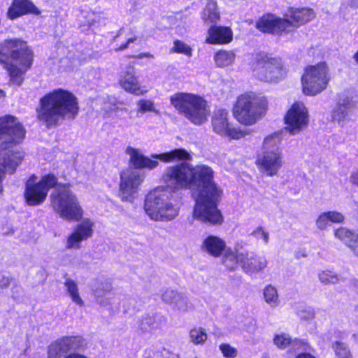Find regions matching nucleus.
Returning <instances> with one entry per match:
<instances>
[{
    "instance_id": "nucleus-59",
    "label": "nucleus",
    "mask_w": 358,
    "mask_h": 358,
    "mask_svg": "<svg viewBox=\"0 0 358 358\" xmlns=\"http://www.w3.org/2000/svg\"><path fill=\"white\" fill-rule=\"evenodd\" d=\"M354 59L356 61V62L358 63V52L355 54L354 55Z\"/></svg>"
},
{
    "instance_id": "nucleus-18",
    "label": "nucleus",
    "mask_w": 358,
    "mask_h": 358,
    "mask_svg": "<svg viewBox=\"0 0 358 358\" xmlns=\"http://www.w3.org/2000/svg\"><path fill=\"white\" fill-rule=\"evenodd\" d=\"M257 27L263 32L278 34L290 31V24L285 20L271 14L262 16L257 22Z\"/></svg>"
},
{
    "instance_id": "nucleus-21",
    "label": "nucleus",
    "mask_w": 358,
    "mask_h": 358,
    "mask_svg": "<svg viewBox=\"0 0 358 358\" xmlns=\"http://www.w3.org/2000/svg\"><path fill=\"white\" fill-rule=\"evenodd\" d=\"M119 83L125 91L131 94L139 96L146 92L141 90L138 78L135 76V69L132 66H127L126 71L122 73Z\"/></svg>"
},
{
    "instance_id": "nucleus-52",
    "label": "nucleus",
    "mask_w": 358,
    "mask_h": 358,
    "mask_svg": "<svg viewBox=\"0 0 358 358\" xmlns=\"http://www.w3.org/2000/svg\"><path fill=\"white\" fill-rule=\"evenodd\" d=\"M350 182L358 186V170L354 172L350 176Z\"/></svg>"
},
{
    "instance_id": "nucleus-60",
    "label": "nucleus",
    "mask_w": 358,
    "mask_h": 358,
    "mask_svg": "<svg viewBox=\"0 0 358 358\" xmlns=\"http://www.w3.org/2000/svg\"><path fill=\"white\" fill-rule=\"evenodd\" d=\"M5 96L3 90H0V99Z\"/></svg>"
},
{
    "instance_id": "nucleus-12",
    "label": "nucleus",
    "mask_w": 358,
    "mask_h": 358,
    "mask_svg": "<svg viewBox=\"0 0 358 358\" xmlns=\"http://www.w3.org/2000/svg\"><path fill=\"white\" fill-rule=\"evenodd\" d=\"M57 184V177L51 173L43 176L38 181L37 176H31L25 183L26 203L31 206L41 205L45 201L49 190Z\"/></svg>"
},
{
    "instance_id": "nucleus-8",
    "label": "nucleus",
    "mask_w": 358,
    "mask_h": 358,
    "mask_svg": "<svg viewBox=\"0 0 358 358\" xmlns=\"http://www.w3.org/2000/svg\"><path fill=\"white\" fill-rule=\"evenodd\" d=\"M223 264L229 270H235L239 264L247 273H258L267 266V259L250 252L241 244L237 243L234 250L228 249L223 257Z\"/></svg>"
},
{
    "instance_id": "nucleus-40",
    "label": "nucleus",
    "mask_w": 358,
    "mask_h": 358,
    "mask_svg": "<svg viewBox=\"0 0 358 358\" xmlns=\"http://www.w3.org/2000/svg\"><path fill=\"white\" fill-rule=\"evenodd\" d=\"M333 349L338 358H352L348 346L344 343L336 341L333 344Z\"/></svg>"
},
{
    "instance_id": "nucleus-16",
    "label": "nucleus",
    "mask_w": 358,
    "mask_h": 358,
    "mask_svg": "<svg viewBox=\"0 0 358 358\" xmlns=\"http://www.w3.org/2000/svg\"><path fill=\"white\" fill-rule=\"evenodd\" d=\"M228 112L224 109H217L214 111L211 119L213 130L220 136H229L234 139H239L248 135L247 129L231 128L228 120Z\"/></svg>"
},
{
    "instance_id": "nucleus-36",
    "label": "nucleus",
    "mask_w": 358,
    "mask_h": 358,
    "mask_svg": "<svg viewBox=\"0 0 358 358\" xmlns=\"http://www.w3.org/2000/svg\"><path fill=\"white\" fill-rule=\"evenodd\" d=\"M189 341L194 345H203L208 338L206 330L201 327H195L189 331Z\"/></svg>"
},
{
    "instance_id": "nucleus-57",
    "label": "nucleus",
    "mask_w": 358,
    "mask_h": 358,
    "mask_svg": "<svg viewBox=\"0 0 358 358\" xmlns=\"http://www.w3.org/2000/svg\"><path fill=\"white\" fill-rule=\"evenodd\" d=\"M123 30H124V29L122 28V29H120L117 31V33L116 36H114V38H113V41H115V40H116V38H117V37H119V36H120L122 35Z\"/></svg>"
},
{
    "instance_id": "nucleus-45",
    "label": "nucleus",
    "mask_w": 358,
    "mask_h": 358,
    "mask_svg": "<svg viewBox=\"0 0 358 358\" xmlns=\"http://www.w3.org/2000/svg\"><path fill=\"white\" fill-rule=\"evenodd\" d=\"M251 235L257 240L262 239L265 245L269 241V233L265 231L262 227H258L251 233Z\"/></svg>"
},
{
    "instance_id": "nucleus-23",
    "label": "nucleus",
    "mask_w": 358,
    "mask_h": 358,
    "mask_svg": "<svg viewBox=\"0 0 358 358\" xmlns=\"http://www.w3.org/2000/svg\"><path fill=\"white\" fill-rule=\"evenodd\" d=\"M354 110V105L349 99H345L339 103L332 110L331 118L340 126L344 127L350 121H352V115Z\"/></svg>"
},
{
    "instance_id": "nucleus-49",
    "label": "nucleus",
    "mask_w": 358,
    "mask_h": 358,
    "mask_svg": "<svg viewBox=\"0 0 358 358\" xmlns=\"http://www.w3.org/2000/svg\"><path fill=\"white\" fill-rule=\"evenodd\" d=\"M348 247L353 252V253L358 256V234H356V237L352 241V242L348 245Z\"/></svg>"
},
{
    "instance_id": "nucleus-56",
    "label": "nucleus",
    "mask_w": 358,
    "mask_h": 358,
    "mask_svg": "<svg viewBox=\"0 0 358 358\" xmlns=\"http://www.w3.org/2000/svg\"><path fill=\"white\" fill-rule=\"evenodd\" d=\"M136 57L138 58V59H142L143 57H152V55H150V53H142V54H140L139 55H138Z\"/></svg>"
},
{
    "instance_id": "nucleus-17",
    "label": "nucleus",
    "mask_w": 358,
    "mask_h": 358,
    "mask_svg": "<svg viewBox=\"0 0 358 358\" xmlns=\"http://www.w3.org/2000/svg\"><path fill=\"white\" fill-rule=\"evenodd\" d=\"M83 344V339L80 336H64L48 346V358H59L79 349Z\"/></svg>"
},
{
    "instance_id": "nucleus-32",
    "label": "nucleus",
    "mask_w": 358,
    "mask_h": 358,
    "mask_svg": "<svg viewBox=\"0 0 358 358\" xmlns=\"http://www.w3.org/2000/svg\"><path fill=\"white\" fill-rule=\"evenodd\" d=\"M99 19V16L87 6H85L80 10V13L78 15V20L81 27H90L94 24Z\"/></svg>"
},
{
    "instance_id": "nucleus-11",
    "label": "nucleus",
    "mask_w": 358,
    "mask_h": 358,
    "mask_svg": "<svg viewBox=\"0 0 358 358\" xmlns=\"http://www.w3.org/2000/svg\"><path fill=\"white\" fill-rule=\"evenodd\" d=\"M329 79V69L325 62L307 66L301 76L303 94L315 96L320 93L327 88Z\"/></svg>"
},
{
    "instance_id": "nucleus-29",
    "label": "nucleus",
    "mask_w": 358,
    "mask_h": 358,
    "mask_svg": "<svg viewBox=\"0 0 358 358\" xmlns=\"http://www.w3.org/2000/svg\"><path fill=\"white\" fill-rule=\"evenodd\" d=\"M201 19L206 24L216 23L220 19L217 3L213 0H208L201 13Z\"/></svg>"
},
{
    "instance_id": "nucleus-5",
    "label": "nucleus",
    "mask_w": 358,
    "mask_h": 358,
    "mask_svg": "<svg viewBox=\"0 0 358 358\" xmlns=\"http://www.w3.org/2000/svg\"><path fill=\"white\" fill-rule=\"evenodd\" d=\"M79 111L78 99L69 91L57 89L40 99L37 118L48 128L57 127L65 119H75Z\"/></svg>"
},
{
    "instance_id": "nucleus-37",
    "label": "nucleus",
    "mask_w": 358,
    "mask_h": 358,
    "mask_svg": "<svg viewBox=\"0 0 358 358\" xmlns=\"http://www.w3.org/2000/svg\"><path fill=\"white\" fill-rule=\"evenodd\" d=\"M356 234L355 231L343 227L335 229L334 231L335 238L345 243L347 246L356 237Z\"/></svg>"
},
{
    "instance_id": "nucleus-14",
    "label": "nucleus",
    "mask_w": 358,
    "mask_h": 358,
    "mask_svg": "<svg viewBox=\"0 0 358 358\" xmlns=\"http://www.w3.org/2000/svg\"><path fill=\"white\" fill-rule=\"evenodd\" d=\"M285 121V129L292 135L300 133L308 124V109L302 102H295L287 111Z\"/></svg>"
},
{
    "instance_id": "nucleus-48",
    "label": "nucleus",
    "mask_w": 358,
    "mask_h": 358,
    "mask_svg": "<svg viewBox=\"0 0 358 358\" xmlns=\"http://www.w3.org/2000/svg\"><path fill=\"white\" fill-rule=\"evenodd\" d=\"M137 40V37H131L127 40V42L118 48H115V52L122 51L127 49L129 47L130 43L135 42Z\"/></svg>"
},
{
    "instance_id": "nucleus-22",
    "label": "nucleus",
    "mask_w": 358,
    "mask_h": 358,
    "mask_svg": "<svg viewBox=\"0 0 358 358\" xmlns=\"http://www.w3.org/2000/svg\"><path fill=\"white\" fill-rule=\"evenodd\" d=\"M285 20L290 24V31L315 17V13L310 8H289L285 15Z\"/></svg>"
},
{
    "instance_id": "nucleus-55",
    "label": "nucleus",
    "mask_w": 358,
    "mask_h": 358,
    "mask_svg": "<svg viewBox=\"0 0 358 358\" xmlns=\"http://www.w3.org/2000/svg\"><path fill=\"white\" fill-rule=\"evenodd\" d=\"M14 230L13 229H9L6 231H2L1 234L4 236H10L13 234Z\"/></svg>"
},
{
    "instance_id": "nucleus-1",
    "label": "nucleus",
    "mask_w": 358,
    "mask_h": 358,
    "mask_svg": "<svg viewBox=\"0 0 358 358\" xmlns=\"http://www.w3.org/2000/svg\"><path fill=\"white\" fill-rule=\"evenodd\" d=\"M191 167L182 162L166 168L162 180L166 186L152 189L145 197L143 209L150 220L169 222L179 215L182 203L175 191L189 189Z\"/></svg>"
},
{
    "instance_id": "nucleus-30",
    "label": "nucleus",
    "mask_w": 358,
    "mask_h": 358,
    "mask_svg": "<svg viewBox=\"0 0 358 358\" xmlns=\"http://www.w3.org/2000/svg\"><path fill=\"white\" fill-rule=\"evenodd\" d=\"M64 287L71 301L80 307L84 306V301L80 296L77 282L70 278H66Z\"/></svg>"
},
{
    "instance_id": "nucleus-31",
    "label": "nucleus",
    "mask_w": 358,
    "mask_h": 358,
    "mask_svg": "<svg viewBox=\"0 0 358 358\" xmlns=\"http://www.w3.org/2000/svg\"><path fill=\"white\" fill-rule=\"evenodd\" d=\"M235 53L231 50H220L214 55V61L217 67L224 68L229 66L234 62Z\"/></svg>"
},
{
    "instance_id": "nucleus-27",
    "label": "nucleus",
    "mask_w": 358,
    "mask_h": 358,
    "mask_svg": "<svg viewBox=\"0 0 358 358\" xmlns=\"http://www.w3.org/2000/svg\"><path fill=\"white\" fill-rule=\"evenodd\" d=\"M37 8L30 0H14L8 11L10 19H15L28 13H35Z\"/></svg>"
},
{
    "instance_id": "nucleus-43",
    "label": "nucleus",
    "mask_w": 358,
    "mask_h": 358,
    "mask_svg": "<svg viewBox=\"0 0 358 358\" xmlns=\"http://www.w3.org/2000/svg\"><path fill=\"white\" fill-rule=\"evenodd\" d=\"M137 113H145L147 112H155L154 102L149 99H140L136 103Z\"/></svg>"
},
{
    "instance_id": "nucleus-3",
    "label": "nucleus",
    "mask_w": 358,
    "mask_h": 358,
    "mask_svg": "<svg viewBox=\"0 0 358 358\" xmlns=\"http://www.w3.org/2000/svg\"><path fill=\"white\" fill-rule=\"evenodd\" d=\"M129 156V163L136 169L131 168L124 170L120 173V196L122 201H131L134 194L144 180V176L137 169L156 168L159 165L157 160L165 163L175 161L191 160L190 154L185 149L178 148L162 154L151 155V157L144 156L139 149L127 147L125 151Z\"/></svg>"
},
{
    "instance_id": "nucleus-46",
    "label": "nucleus",
    "mask_w": 358,
    "mask_h": 358,
    "mask_svg": "<svg viewBox=\"0 0 358 358\" xmlns=\"http://www.w3.org/2000/svg\"><path fill=\"white\" fill-rule=\"evenodd\" d=\"M298 315L301 319L310 320L314 318L315 313L311 310H300Z\"/></svg>"
},
{
    "instance_id": "nucleus-39",
    "label": "nucleus",
    "mask_w": 358,
    "mask_h": 358,
    "mask_svg": "<svg viewBox=\"0 0 358 358\" xmlns=\"http://www.w3.org/2000/svg\"><path fill=\"white\" fill-rule=\"evenodd\" d=\"M310 349V345L306 340L295 338L292 341L291 345L287 351V355L298 354L301 352L308 351Z\"/></svg>"
},
{
    "instance_id": "nucleus-41",
    "label": "nucleus",
    "mask_w": 358,
    "mask_h": 358,
    "mask_svg": "<svg viewBox=\"0 0 358 358\" xmlns=\"http://www.w3.org/2000/svg\"><path fill=\"white\" fill-rule=\"evenodd\" d=\"M292 341V338L290 336L285 333L277 334L273 338L274 344L280 350L289 348L291 345Z\"/></svg>"
},
{
    "instance_id": "nucleus-20",
    "label": "nucleus",
    "mask_w": 358,
    "mask_h": 358,
    "mask_svg": "<svg viewBox=\"0 0 358 358\" xmlns=\"http://www.w3.org/2000/svg\"><path fill=\"white\" fill-rule=\"evenodd\" d=\"M162 300L171 305L174 310L187 312L192 308V305L186 296L176 290L166 289L162 294Z\"/></svg>"
},
{
    "instance_id": "nucleus-2",
    "label": "nucleus",
    "mask_w": 358,
    "mask_h": 358,
    "mask_svg": "<svg viewBox=\"0 0 358 358\" xmlns=\"http://www.w3.org/2000/svg\"><path fill=\"white\" fill-rule=\"evenodd\" d=\"M189 189H194V218L213 224H221L222 216L217 208L222 190L214 182V172L206 165L191 167Z\"/></svg>"
},
{
    "instance_id": "nucleus-44",
    "label": "nucleus",
    "mask_w": 358,
    "mask_h": 358,
    "mask_svg": "<svg viewBox=\"0 0 358 358\" xmlns=\"http://www.w3.org/2000/svg\"><path fill=\"white\" fill-rule=\"evenodd\" d=\"M219 350L225 358H236L238 356V350L229 343H221Z\"/></svg>"
},
{
    "instance_id": "nucleus-26",
    "label": "nucleus",
    "mask_w": 358,
    "mask_h": 358,
    "mask_svg": "<svg viewBox=\"0 0 358 358\" xmlns=\"http://www.w3.org/2000/svg\"><path fill=\"white\" fill-rule=\"evenodd\" d=\"M27 50L30 52V64H29V66L22 64L20 59L14 60L17 62L19 64L22 66V68L17 66L13 63H6L5 64V68L8 71L10 76V81L12 83L17 85V86L21 85L24 80L23 75L25 73L27 69L29 68L31 65L32 52L28 48Z\"/></svg>"
},
{
    "instance_id": "nucleus-35",
    "label": "nucleus",
    "mask_w": 358,
    "mask_h": 358,
    "mask_svg": "<svg viewBox=\"0 0 358 358\" xmlns=\"http://www.w3.org/2000/svg\"><path fill=\"white\" fill-rule=\"evenodd\" d=\"M111 289V285L108 282L101 283L97 288L93 289L94 296L99 305L105 306L108 304V301L104 299V296L109 293Z\"/></svg>"
},
{
    "instance_id": "nucleus-19",
    "label": "nucleus",
    "mask_w": 358,
    "mask_h": 358,
    "mask_svg": "<svg viewBox=\"0 0 358 358\" xmlns=\"http://www.w3.org/2000/svg\"><path fill=\"white\" fill-rule=\"evenodd\" d=\"M94 223L90 219L78 224L67 239L66 248H80V243L90 238L93 234Z\"/></svg>"
},
{
    "instance_id": "nucleus-7",
    "label": "nucleus",
    "mask_w": 358,
    "mask_h": 358,
    "mask_svg": "<svg viewBox=\"0 0 358 358\" xmlns=\"http://www.w3.org/2000/svg\"><path fill=\"white\" fill-rule=\"evenodd\" d=\"M178 112L196 125L205 122L210 114L207 102L194 94L178 92L170 98Z\"/></svg>"
},
{
    "instance_id": "nucleus-61",
    "label": "nucleus",
    "mask_w": 358,
    "mask_h": 358,
    "mask_svg": "<svg viewBox=\"0 0 358 358\" xmlns=\"http://www.w3.org/2000/svg\"><path fill=\"white\" fill-rule=\"evenodd\" d=\"M194 358H197V357H194Z\"/></svg>"
},
{
    "instance_id": "nucleus-10",
    "label": "nucleus",
    "mask_w": 358,
    "mask_h": 358,
    "mask_svg": "<svg viewBox=\"0 0 358 358\" xmlns=\"http://www.w3.org/2000/svg\"><path fill=\"white\" fill-rule=\"evenodd\" d=\"M252 69L259 80L268 83H277L282 80L287 73L280 58L264 52L255 56Z\"/></svg>"
},
{
    "instance_id": "nucleus-9",
    "label": "nucleus",
    "mask_w": 358,
    "mask_h": 358,
    "mask_svg": "<svg viewBox=\"0 0 358 358\" xmlns=\"http://www.w3.org/2000/svg\"><path fill=\"white\" fill-rule=\"evenodd\" d=\"M266 108V101L264 97L254 93H247L238 96L234 108V115L241 124H255Z\"/></svg>"
},
{
    "instance_id": "nucleus-53",
    "label": "nucleus",
    "mask_w": 358,
    "mask_h": 358,
    "mask_svg": "<svg viewBox=\"0 0 358 358\" xmlns=\"http://www.w3.org/2000/svg\"><path fill=\"white\" fill-rule=\"evenodd\" d=\"M138 328H140L143 331H146L148 330V327L145 324L144 317L139 322Z\"/></svg>"
},
{
    "instance_id": "nucleus-42",
    "label": "nucleus",
    "mask_w": 358,
    "mask_h": 358,
    "mask_svg": "<svg viewBox=\"0 0 358 358\" xmlns=\"http://www.w3.org/2000/svg\"><path fill=\"white\" fill-rule=\"evenodd\" d=\"M171 50L174 52L183 54L188 57H191L192 55V50L191 47L185 43L178 40L174 41Z\"/></svg>"
},
{
    "instance_id": "nucleus-28",
    "label": "nucleus",
    "mask_w": 358,
    "mask_h": 358,
    "mask_svg": "<svg viewBox=\"0 0 358 358\" xmlns=\"http://www.w3.org/2000/svg\"><path fill=\"white\" fill-rule=\"evenodd\" d=\"M225 247V242L215 236H208L202 244L203 250L214 257H219L224 250Z\"/></svg>"
},
{
    "instance_id": "nucleus-6",
    "label": "nucleus",
    "mask_w": 358,
    "mask_h": 358,
    "mask_svg": "<svg viewBox=\"0 0 358 358\" xmlns=\"http://www.w3.org/2000/svg\"><path fill=\"white\" fill-rule=\"evenodd\" d=\"M54 211L68 221H79L83 216V209L69 184H58L50 196Z\"/></svg>"
},
{
    "instance_id": "nucleus-50",
    "label": "nucleus",
    "mask_w": 358,
    "mask_h": 358,
    "mask_svg": "<svg viewBox=\"0 0 358 358\" xmlns=\"http://www.w3.org/2000/svg\"><path fill=\"white\" fill-rule=\"evenodd\" d=\"M145 324L148 325V328H157V327L155 325V318L151 316H145L144 317Z\"/></svg>"
},
{
    "instance_id": "nucleus-47",
    "label": "nucleus",
    "mask_w": 358,
    "mask_h": 358,
    "mask_svg": "<svg viewBox=\"0 0 358 358\" xmlns=\"http://www.w3.org/2000/svg\"><path fill=\"white\" fill-rule=\"evenodd\" d=\"M10 281L11 279L8 275L3 273H0V288L8 287L10 283Z\"/></svg>"
},
{
    "instance_id": "nucleus-15",
    "label": "nucleus",
    "mask_w": 358,
    "mask_h": 358,
    "mask_svg": "<svg viewBox=\"0 0 358 358\" xmlns=\"http://www.w3.org/2000/svg\"><path fill=\"white\" fill-rule=\"evenodd\" d=\"M9 58L20 59L23 64H30V52L26 43L20 39L6 40L0 49V64L5 63Z\"/></svg>"
},
{
    "instance_id": "nucleus-33",
    "label": "nucleus",
    "mask_w": 358,
    "mask_h": 358,
    "mask_svg": "<svg viewBox=\"0 0 358 358\" xmlns=\"http://www.w3.org/2000/svg\"><path fill=\"white\" fill-rule=\"evenodd\" d=\"M264 299L271 308H275L280 304V299L277 289L268 285L263 290Z\"/></svg>"
},
{
    "instance_id": "nucleus-54",
    "label": "nucleus",
    "mask_w": 358,
    "mask_h": 358,
    "mask_svg": "<svg viewBox=\"0 0 358 358\" xmlns=\"http://www.w3.org/2000/svg\"><path fill=\"white\" fill-rule=\"evenodd\" d=\"M65 358H87V357L83 355H80V354L73 353V354L69 355Z\"/></svg>"
},
{
    "instance_id": "nucleus-4",
    "label": "nucleus",
    "mask_w": 358,
    "mask_h": 358,
    "mask_svg": "<svg viewBox=\"0 0 358 358\" xmlns=\"http://www.w3.org/2000/svg\"><path fill=\"white\" fill-rule=\"evenodd\" d=\"M25 134V129L15 116H0V194L6 174L14 173L22 160V153L15 146L22 142Z\"/></svg>"
},
{
    "instance_id": "nucleus-51",
    "label": "nucleus",
    "mask_w": 358,
    "mask_h": 358,
    "mask_svg": "<svg viewBox=\"0 0 358 358\" xmlns=\"http://www.w3.org/2000/svg\"><path fill=\"white\" fill-rule=\"evenodd\" d=\"M295 358H316L314 355L306 351L298 353Z\"/></svg>"
},
{
    "instance_id": "nucleus-58",
    "label": "nucleus",
    "mask_w": 358,
    "mask_h": 358,
    "mask_svg": "<svg viewBox=\"0 0 358 358\" xmlns=\"http://www.w3.org/2000/svg\"><path fill=\"white\" fill-rule=\"evenodd\" d=\"M161 352H156L153 354V356L152 357V358H159V355H160Z\"/></svg>"
},
{
    "instance_id": "nucleus-24",
    "label": "nucleus",
    "mask_w": 358,
    "mask_h": 358,
    "mask_svg": "<svg viewBox=\"0 0 358 358\" xmlns=\"http://www.w3.org/2000/svg\"><path fill=\"white\" fill-rule=\"evenodd\" d=\"M345 220V216L337 210H328L321 213L315 220L316 227L320 230H326L331 223L341 224Z\"/></svg>"
},
{
    "instance_id": "nucleus-13",
    "label": "nucleus",
    "mask_w": 358,
    "mask_h": 358,
    "mask_svg": "<svg viewBox=\"0 0 358 358\" xmlns=\"http://www.w3.org/2000/svg\"><path fill=\"white\" fill-rule=\"evenodd\" d=\"M283 164V153L280 149L277 148L262 151L256 160L259 171L269 177L276 176Z\"/></svg>"
},
{
    "instance_id": "nucleus-34",
    "label": "nucleus",
    "mask_w": 358,
    "mask_h": 358,
    "mask_svg": "<svg viewBox=\"0 0 358 358\" xmlns=\"http://www.w3.org/2000/svg\"><path fill=\"white\" fill-rule=\"evenodd\" d=\"M282 141V132H275L266 136L263 142L262 151L280 149L279 145Z\"/></svg>"
},
{
    "instance_id": "nucleus-25",
    "label": "nucleus",
    "mask_w": 358,
    "mask_h": 358,
    "mask_svg": "<svg viewBox=\"0 0 358 358\" xmlns=\"http://www.w3.org/2000/svg\"><path fill=\"white\" fill-rule=\"evenodd\" d=\"M232 40V32L226 27L211 26L206 42L211 44L228 43Z\"/></svg>"
},
{
    "instance_id": "nucleus-38",
    "label": "nucleus",
    "mask_w": 358,
    "mask_h": 358,
    "mask_svg": "<svg viewBox=\"0 0 358 358\" xmlns=\"http://www.w3.org/2000/svg\"><path fill=\"white\" fill-rule=\"evenodd\" d=\"M318 278L320 282L325 285H335L339 283L341 278L338 274L331 270H323L319 272Z\"/></svg>"
}]
</instances>
